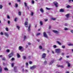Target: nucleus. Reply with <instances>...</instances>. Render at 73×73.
I'll return each instance as SVG.
<instances>
[{
    "label": "nucleus",
    "mask_w": 73,
    "mask_h": 73,
    "mask_svg": "<svg viewBox=\"0 0 73 73\" xmlns=\"http://www.w3.org/2000/svg\"><path fill=\"white\" fill-rule=\"evenodd\" d=\"M66 63H67V64H68V67H70V63H69V62L66 61Z\"/></svg>",
    "instance_id": "nucleus-13"
},
{
    "label": "nucleus",
    "mask_w": 73,
    "mask_h": 73,
    "mask_svg": "<svg viewBox=\"0 0 73 73\" xmlns=\"http://www.w3.org/2000/svg\"><path fill=\"white\" fill-rule=\"evenodd\" d=\"M17 56L18 58H20V55L19 54H17Z\"/></svg>",
    "instance_id": "nucleus-27"
},
{
    "label": "nucleus",
    "mask_w": 73,
    "mask_h": 73,
    "mask_svg": "<svg viewBox=\"0 0 73 73\" xmlns=\"http://www.w3.org/2000/svg\"><path fill=\"white\" fill-rule=\"evenodd\" d=\"M7 19H10V17H9V15H7Z\"/></svg>",
    "instance_id": "nucleus-46"
},
{
    "label": "nucleus",
    "mask_w": 73,
    "mask_h": 73,
    "mask_svg": "<svg viewBox=\"0 0 73 73\" xmlns=\"http://www.w3.org/2000/svg\"><path fill=\"white\" fill-rule=\"evenodd\" d=\"M42 46H39V48L40 49H42Z\"/></svg>",
    "instance_id": "nucleus-37"
},
{
    "label": "nucleus",
    "mask_w": 73,
    "mask_h": 73,
    "mask_svg": "<svg viewBox=\"0 0 73 73\" xmlns=\"http://www.w3.org/2000/svg\"><path fill=\"white\" fill-rule=\"evenodd\" d=\"M31 44V43L29 42L28 43V44H29V45H30Z\"/></svg>",
    "instance_id": "nucleus-56"
},
{
    "label": "nucleus",
    "mask_w": 73,
    "mask_h": 73,
    "mask_svg": "<svg viewBox=\"0 0 73 73\" xmlns=\"http://www.w3.org/2000/svg\"><path fill=\"white\" fill-rule=\"evenodd\" d=\"M70 32L72 33H73V30H72L70 31Z\"/></svg>",
    "instance_id": "nucleus-50"
},
{
    "label": "nucleus",
    "mask_w": 73,
    "mask_h": 73,
    "mask_svg": "<svg viewBox=\"0 0 73 73\" xmlns=\"http://www.w3.org/2000/svg\"><path fill=\"white\" fill-rule=\"evenodd\" d=\"M25 71H26V72H28V70H26Z\"/></svg>",
    "instance_id": "nucleus-64"
},
{
    "label": "nucleus",
    "mask_w": 73,
    "mask_h": 73,
    "mask_svg": "<svg viewBox=\"0 0 73 73\" xmlns=\"http://www.w3.org/2000/svg\"><path fill=\"white\" fill-rule=\"evenodd\" d=\"M54 60H53L51 62H50L49 63V65H52V64L54 62Z\"/></svg>",
    "instance_id": "nucleus-14"
},
{
    "label": "nucleus",
    "mask_w": 73,
    "mask_h": 73,
    "mask_svg": "<svg viewBox=\"0 0 73 73\" xmlns=\"http://www.w3.org/2000/svg\"><path fill=\"white\" fill-rule=\"evenodd\" d=\"M47 64V62H46V61H45L44 62V65H46V64Z\"/></svg>",
    "instance_id": "nucleus-35"
},
{
    "label": "nucleus",
    "mask_w": 73,
    "mask_h": 73,
    "mask_svg": "<svg viewBox=\"0 0 73 73\" xmlns=\"http://www.w3.org/2000/svg\"><path fill=\"white\" fill-rule=\"evenodd\" d=\"M4 35H5V36H6V37H9V35H8V34L7 33H4Z\"/></svg>",
    "instance_id": "nucleus-10"
},
{
    "label": "nucleus",
    "mask_w": 73,
    "mask_h": 73,
    "mask_svg": "<svg viewBox=\"0 0 73 73\" xmlns=\"http://www.w3.org/2000/svg\"><path fill=\"white\" fill-rule=\"evenodd\" d=\"M52 32H53L54 33H56L57 34H58V33H59V32L56 30H53Z\"/></svg>",
    "instance_id": "nucleus-7"
},
{
    "label": "nucleus",
    "mask_w": 73,
    "mask_h": 73,
    "mask_svg": "<svg viewBox=\"0 0 73 73\" xmlns=\"http://www.w3.org/2000/svg\"><path fill=\"white\" fill-rule=\"evenodd\" d=\"M17 28L19 30V29H20V27L18 26H17Z\"/></svg>",
    "instance_id": "nucleus-40"
},
{
    "label": "nucleus",
    "mask_w": 73,
    "mask_h": 73,
    "mask_svg": "<svg viewBox=\"0 0 73 73\" xmlns=\"http://www.w3.org/2000/svg\"><path fill=\"white\" fill-rule=\"evenodd\" d=\"M69 16H70V14H67L65 15V16L66 17L67 19H68L69 17Z\"/></svg>",
    "instance_id": "nucleus-8"
},
{
    "label": "nucleus",
    "mask_w": 73,
    "mask_h": 73,
    "mask_svg": "<svg viewBox=\"0 0 73 73\" xmlns=\"http://www.w3.org/2000/svg\"><path fill=\"white\" fill-rule=\"evenodd\" d=\"M65 73H69V71H67Z\"/></svg>",
    "instance_id": "nucleus-61"
},
{
    "label": "nucleus",
    "mask_w": 73,
    "mask_h": 73,
    "mask_svg": "<svg viewBox=\"0 0 73 73\" xmlns=\"http://www.w3.org/2000/svg\"><path fill=\"white\" fill-rule=\"evenodd\" d=\"M65 26H67L68 25V24H65L64 25Z\"/></svg>",
    "instance_id": "nucleus-58"
},
{
    "label": "nucleus",
    "mask_w": 73,
    "mask_h": 73,
    "mask_svg": "<svg viewBox=\"0 0 73 73\" xmlns=\"http://www.w3.org/2000/svg\"><path fill=\"white\" fill-rule=\"evenodd\" d=\"M29 64H32V62L31 61H30L29 62Z\"/></svg>",
    "instance_id": "nucleus-42"
},
{
    "label": "nucleus",
    "mask_w": 73,
    "mask_h": 73,
    "mask_svg": "<svg viewBox=\"0 0 73 73\" xmlns=\"http://www.w3.org/2000/svg\"><path fill=\"white\" fill-rule=\"evenodd\" d=\"M24 5H25V7H27V3L25 2L24 3Z\"/></svg>",
    "instance_id": "nucleus-39"
},
{
    "label": "nucleus",
    "mask_w": 73,
    "mask_h": 73,
    "mask_svg": "<svg viewBox=\"0 0 73 73\" xmlns=\"http://www.w3.org/2000/svg\"><path fill=\"white\" fill-rule=\"evenodd\" d=\"M14 68V71L15 72H17V69H16V67H15Z\"/></svg>",
    "instance_id": "nucleus-19"
},
{
    "label": "nucleus",
    "mask_w": 73,
    "mask_h": 73,
    "mask_svg": "<svg viewBox=\"0 0 73 73\" xmlns=\"http://www.w3.org/2000/svg\"><path fill=\"white\" fill-rule=\"evenodd\" d=\"M62 57L60 58L58 60L61 61V60H62Z\"/></svg>",
    "instance_id": "nucleus-41"
},
{
    "label": "nucleus",
    "mask_w": 73,
    "mask_h": 73,
    "mask_svg": "<svg viewBox=\"0 0 73 73\" xmlns=\"http://www.w3.org/2000/svg\"><path fill=\"white\" fill-rule=\"evenodd\" d=\"M68 46H73V44H68Z\"/></svg>",
    "instance_id": "nucleus-29"
},
{
    "label": "nucleus",
    "mask_w": 73,
    "mask_h": 73,
    "mask_svg": "<svg viewBox=\"0 0 73 73\" xmlns=\"http://www.w3.org/2000/svg\"><path fill=\"white\" fill-rule=\"evenodd\" d=\"M58 67H61V68H64V66H63L58 65Z\"/></svg>",
    "instance_id": "nucleus-24"
},
{
    "label": "nucleus",
    "mask_w": 73,
    "mask_h": 73,
    "mask_svg": "<svg viewBox=\"0 0 73 73\" xmlns=\"http://www.w3.org/2000/svg\"><path fill=\"white\" fill-rule=\"evenodd\" d=\"M1 71H2V68H1V66H0V73L1 72Z\"/></svg>",
    "instance_id": "nucleus-31"
},
{
    "label": "nucleus",
    "mask_w": 73,
    "mask_h": 73,
    "mask_svg": "<svg viewBox=\"0 0 73 73\" xmlns=\"http://www.w3.org/2000/svg\"><path fill=\"white\" fill-rule=\"evenodd\" d=\"M8 24H10V21H8Z\"/></svg>",
    "instance_id": "nucleus-60"
},
{
    "label": "nucleus",
    "mask_w": 73,
    "mask_h": 73,
    "mask_svg": "<svg viewBox=\"0 0 73 73\" xmlns=\"http://www.w3.org/2000/svg\"><path fill=\"white\" fill-rule=\"evenodd\" d=\"M17 1L18 3H20V2H21V0H17Z\"/></svg>",
    "instance_id": "nucleus-47"
},
{
    "label": "nucleus",
    "mask_w": 73,
    "mask_h": 73,
    "mask_svg": "<svg viewBox=\"0 0 73 73\" xmlns=\"http://www.w3.org/2000/svg\"><path fill=\"white\" fill-rule=\"evenodd\" d=\"M28 23L27 21H26L25 23V26L26 28L28 27Z\"/></svg>",
    "instance_id": "nucleus-5"
},
{
    "label": "nucleus",
    "mask_w": 73,
    "mask_h": 73,
    "mask_svg": "<svg viewBox=\"0 0 73 73\" xmlns=\"http://www.w3.org/2000/svg\"><path fill=\"white\" fill-rule=\"evenodd\" d=\"M3 4L0 5V9H2V8L3 7Z\"/></svg>",
    "instance_id": "nucleus-16"
},
{
    "label": "nucleus",
    "mask_w": 73,
    "mask_h": 73,
    "mask_svg": "<svg viewBox=\"0 0 73 73\" xmlns=\"http://www.w3.org/2000/svg\"><path fill=\"white\" fill-rule=\"evenodd\" d=\"M14 65V63H13L11 64V66L12 67H13Z\"/></svg>",
    "instance_id": "nucleus-48"
},
{
    "label": "nucleus",
    "mask_w": 73,
    "mask_h": 73,
    "mask_svg": "<svg viewBox=\"0 0 73 73\" xmlns=\"http://www.w3.org/2000/svg\"><path fill=\"white\" fill-rule=\"evenodd\" d=\"M56 42H57V43H58V44L59 45H61V43H60V42H59L58 41H56Z\"/></svg>",
    "instance_id": "nucleus-21"
},
{
    "label": "nucleus",
    "mask_w": 73,
    "mask_h": 73,
    "mask_svg": "<svg viewBox=\"0 0 73 73\" xmlns=\"http://www.w3.org/2000/svg\"><path fill=\"white\" fill-rule=\"evenodd\" d=\"M54 4L56 7H58V5H58V3H57V2H54Z\"/></svg>",
    "instance_id": "nucleus-9"
},
{
    "label": "nucleus",
    "mask_w": 73,
    "mask_h": 73,
    "mask_svg": "<svg viewBox=\"0 0 73 73\" xmlns=\"http://www.w3.org/2000/svg\"><path fill=\"white\" fill-rule=\"evenodd\" d=\"M64 29L65 31H68L69 30V29L66 28H64Z\"/></svg>",
    "instance_id": "nucleus-30"
},
{
    "label": "nucleus",
    "mask_w": 73,
    "mask_h": 73,
    "mask_svg": "<svg viewBox=\"0 0 73 73\" xmlns=\"http://www.w3.org/2000/svg\"><path fill=\"white\" fill-rule=\"evenodd\" d=\"M26 66H28V62L26 63Z\"/></svg>",
    "instance_id": "nucleus-54"
},
{
    "label": "nucleus",
    "mask_w": 73,
    "mask_h": 73,
    "mask_svg": "<svg viewBox=\"0 0 73 73\" xmlns=\"http://www.w3.org/2000/svg\"><path fill=\"white\" fill-rule=\"evenodd\" d=\"M43 36L45 37V38H47L48 37V36L47 35V34H46V32H44L43 33Z\"/></svg>",
    "instance_id": "nucleus-3"
},
{
    "label": "nucleus",
    "mask_w": 73,
    "mask_h": 73,
    "mask_svg": "<svg viewBox=\"0 0 73 73\" xmlns=\"http://www.w3.org/2000/svg\"><path fill=\"white\" fill-rule=\"evenodd\" d=\"M22 49V47L21 46H19V50H21Z\"/></svg>",
    "instance_id": "nucleus-18"
},
{
    "label": "nucleus",
    "mask_w": 73,
    "mask_h": 73,
    "mask_svg": "<svg viewBox=\"0 0 73 73\" xmlns=\"http://www.w3.org/2000/svg\"><path fill=\"white\" fill-rule=\"evenodd\" d=\"M40 11L42 12V13L44 12V10H43V9L42 8H41L40 9Z\"/></svg>",
    "instance_id": "nucleus-20"
},
{
    "label": "nucleus",
    "mask_w": 73,
    "mask_h": 73,
    "mask_svg": "<svg viewBox=\"0 0 73 73\" xmlns=\"http://www.w3.org/2000/svg\"><path fill=\"white\" fill-rule=\"evenodd\" d=\"M55 51L56 53H60L61 52V49L60 48H57L55 49Z\"/></svg>",
    "instance_id": "nucleus-2"
},
{
    "label": "nucleus",
    "mask_w": 73,
    "mask_h": 73,
    "mask_svg": "<svg viewBox=\"0 0 73 73\" xmlns=\"http://www.w3.org/2000/svg\"><path fill=\"white\" fill-rule=\"evenodd\" d=\"M19 16H20V15H21V12L20 11L19 12Z\"/></svg>",
    "instance_id": "nucleus-44"
},
{
    "label": "nucleus",
    "mask_w": 73,
    "mask_h": 73,
    "mask_svg": "<svg viewBox=\"0 0 73 73\" xmlns=\"http://www.w3.org/2000/svg\"><path fill=\"white\" fill-rule=\"evenodd\" d=\"M62 56H64V53H62Z\"/></svg>",
    "instance_id": "nucleus-59"
},
{
    "label": "nucleus",
    "mask_w": 73,
    "mask_h": 73,
    "mask_svg": "<svg viewBox=\"0 0 73 73\" xmlns=\"http://www.w3.org/2000/svg\"><path fill=\"white\" fill-rule=\"evenodd\" d=\"M59 11L60 12H64V10L63 9H60Z\"/></svg>",
    "instance_id": "nucleus-12"
},
{
    "label": "nucleus",
    "mask_w": 73,
    "mask_h": 73,
    "mask_svg": "<svg viewBox=\"0 0 73 73\" xmlns=\"http://www.w3.org/2000/svg\"><path fill=\"white\" fill-rule=\"evenodd\" d=\"M1 35H3V32H1Z\"/></svg>",
    "instance_id": "nucleus-55"
},
{
    "label": "nucleus",
    "mask_w": 73,
    "mask_h": 73,
    "mask_svg": "<svg viewBox=\"0 0 73 73\" xmlns=\"http://www.w3.org/2000/svg\"><path fill=\"white\" fill-rule=\"evenodd\" d=\"M46 54L45 53H43L42 55V58H45V57H46Z\"/></svg>",
    "instance_id": "nucleus-4"
},
{
    "label": "nucleus",
    "mask_w": 73,
    "mask_h": 73,
    "mask_svg": "<svg viewBox=\"0 0 73 73\" xmlns=\"http://www.w3.org/2000/svg\"><path fill=\"white\" fill-rule=\"evenodd\" d=\"M46 9H47V10H50V8H48L47 7H46Z\"/></svg>",
    "instance_id": "nucleus-34"
},
{
    "label": "nucleus",
    "mask_w": 73,
    "mask_h": 73,
    "mask_svg": "<svg viewBox=\"0 0 73 73\" xmlns=\"http://www.w3.org/2000/svg\"><path fill=\"white\" fill-rule=\"evenodd\" d=\"M42 51H44V50H45V49L43 48L42 49Z\"/></svg>",
    "instance_id": "nucleus-63"
},
{
    "label": "nucleus",
    "mask_w": 73,
    "mask_h": 73,
    "mask_svg": "<svg viewBox=\"0 0 73 73\" xmlns=\"http://www.w3.org/2000/svg\"><path fill=\"white\" fill-rule=\"evenodd\" d=\"M36 68V66H31L30 67V69H34L35 68Z\"/></svg>",
    "instance_id": "nucleus-6"
},
{
    "label": "nucleus",
    "mask_w": 73,
    "mask_h": 73,
    "mask_svg": "<svg viewBox=\"0 0 73 73\" xmlns=\"http://www.w3.org/2000/svg\"><path fill=\"white\" fill-rule=\"evenodd\" d=\"M17 18H15V21H17Z\"/></svg>",
    "instance_id": "nucleus-51"
},
{
    "label": "nucleus",
    "mask_w": 73,
    "mask_h": 73,
    "mask_svg": "<svg viewBox=\"0 0 73 73\" xmlns=\"http://www.w3.org/2000/svg\"><path fill=\"white\" fill-rule=\"evenodd\" d=\"M66 57L67 58H69V56H66Z\"/></svg>",
    "instance_id": "nucleus-62"
},
{
    "label": "nucleus",
    "mask_w": 73,
    "mask_h": 73,
    "mask_svg": "<svg viewBox=\"0 0 73 73\" xmlns=\"http://www.w3.org/2000/svg\"><path fill=\"white\" fill-rule=\"evenodd\" d=\"M13 56V53H11L10 54H9L8 55V56L9 57V58H11L12 56Z\"/></svg>",
    "instance_id": "nucleus-1"
},
{
    "label": "nucleus",
    "mask_w": 73,
    "mask_h": 73,
    "mask_svg": "<svg viewBox=\"0 0 73 73\" xmlns=\"http://www.w3.org/2000/svg\"><path fill=\"white\" fill-rule=\"evenodd\" d=\"M15 60V59L14 58H12L11 60V61H14Z\"/></svg>",
    "instance_id": "nucleus-26"
},
{
    "label": "nucleus",
    "mask_w": 73,
    "mask_h": 73,
    "mask_svg": "<svg viewBox=\"0 0 73 73\" xmlns=\"http://www.w3.org/2000/svg\"><path fill=\"white\" fill-rule=\"evenodd\" d=\"M26 38H27V36H24V40H25V39H26Z\"/></svg>",
    "instance_id": "nucleus-33"
},
{
    "label": "nucleus",
    "mask_w": 73,
    "mask_h": 73,
    "mask_svg": "<svg viewBox=\"0 0 73 73\" xmlns=\"http://www.w3.org/2000/svg\"><path fill=\"white\" fill-rule=\"evenodd\" d=\"M5 29L6 31H8V29L6 27Z\"/></svg>",
    "instance_id": "nucleus-45"
},
{
    "label": "nucleus",
    "mask_w": 73,
    "mask_h": 73,
    "mask_svg": "<svg viewBox=\"0 0 73 73\" xmlns=\"http://www.w3.org/2000/svg\"><path fill=\"white\" fill-rule=\"evenodd\" d=\"M33 12H32L31 13V15L33 16Z\"/></svg>",
    "instance_id": "nucleus-49"
},
{
    "label": "nucleus",
    "mask_w": 73,
    "mask_h": 73,
    "mask_svg": "<svg viewBox=\"0 0 73 73\" xmlns=\"http://www.w3.org/2000/svg\"><path fill=\"white\" fill-rule=\"evenodd\" d=\"M48 21V19H45V21L46 22V21Z\"/></svg>",
    "instance_id": "nucleus-57"
},
{
    "label": "nucleus",
    "mask_w": 73,
    "mask_h": 73,
    "mask_svg": "<svg viewBox=\"0 0 73 73\" xmlns=\"http://www.w3.org/2000/svg\"><path fill=\"white\" fill-rule=\"evenodd\" d=\"M4 70H6L7 71H8V68H4Z\"/></svg>",
    "instance_id": "nucleus-25"
},
{
    "label": "nucleus",
    "mask_w": 73,
    "mask_h": 73,
    "mask_svg": "<svg viewBox=\"0 0 73 73\" xmlns=\"http://www.w3.org/2000/svg\"><path fill=\"white\" fill-rule=\"evenodd\" d=\"M10 51V50L9 49H7L6 50L7 52H8V53H9V52Z\"/></svg>",
    "instance_id": "nucleus-36"
},
{
    "label": "nucleus",
    "mask_w": 73,
    "mask_h": 73,
    "mask_svg": "<svg viewBox=\"0 0 73 73\" xmlns=\"http://www.w3.org/2000/svg\"><path fill=\"white\" fill-rule=\"evenodd\" d=\"M2 60H3V61H5V58H4L2 59Z\"/></svg>",
    "instance_id": "nucleus-52"
},
{
    "label": "nucleus",
    "mask_w": 73,
    "mask_h": 73,
    "mask_svg": "<svg viewBox=\"0 0 73 73\" xmlns=\"http://www.w3.org/2000/svg\"><path fill=\"white\" fill-rule=\"evenodd\" d=\"M23 58L24 60H25V59H27V57L25 56H23Z\"/></svg>",
    "instance_id": "nucleus-17"
},
{
    "label": "nucleus",
    "mask_w": 73,
    "mask_h": 73,
    "mask_svg": "<svg viewBox=\"0 0 73 73\" xmlns=\"http://www.w3.org/2000/svg\"><path fill=\"white\" fill-rule=\"evenodd\" d=\"M40 35H41V33H39L36 34V36H39Z\"/></svg>",
    "instance_id": "nucleus-22"
},
{
    "label": "nucleus",
    "mask_w": 73,
    "mask_h": 73,
    "mask_svg": "<svg viewBox=\"0 0 73 73\" xmlns=\"http://www.w3.org/2000/svg\"><path fill=\"white\" fill-rule=\"evenodd\" d=\"M32 3L33 4H34V3H35V1H32Z\"/></svg>",
    "instance_id": "nucleus-53"
},
{
    "label": "nucleus",
    "mask_w": 73,
    "mask_h": 73,
    "mask_svg": "<svg viewBox=\"0 0 73 73\" xmlns=\"http://www.w3.org/2000/svg\"><path fill=\"white\" fill-rule=\"evenodd\" d=\"M53 47L54 48H57V46L56 45H54L53 46Z\"/></svg>",
    "instance_id": "nucleus-32"
},
{
    "label": "nucleus",
    "mask_w": 73,
    "mask_h": 73,
    "mask_svg": "<svg viewBox=\"0 0 73 73\" xmlns=\"http://www.w3.org/2000/svg\"><path fill=\"white\" fill-rule=\"evenodd\" d=\"M40 25H42V21H40Z\"/></svg>",
    "instance_id": "nucleus-28"
},
{
    "label": "nucleus",
    "mask_w": 73,
    "mask_h": 73,
    "mask_svg": "<svg viewBox=\"0 0 73 73\" xmlns=\"http://www.w3.org/2000/svg\"><path fill=\"white\" fill-rule=\"evenodd\" d=\"M31 28V24H29V26L28 27V29H27V30L29 31H31V29H30V28Z\"/></svg>",
    "instance_id": "nucleus-11"
},
{
    "label": "nucleus",
    "mask_w": 73,
    "mask_h": 73,
    "mask_svg": "<svg viewBox=\"0 0 73 73\" xmlns=\"http://www.w3.org/2000/svg\"><path fill=\"white\" fill-rule=\"evenodd\" d=\"M62 48H65V46L62 45Z\"/></svg>",
    "instance_id": "nucleus-43"
},
{
    "label": "nucleus",
    "mask_w": 73,
    "mask_h": 73,
    "mask_svg": "<svg viewBox=\"0 0 73 73\" xmlns=\"http://www.w3.org/2000/svg\"><path fill=\"white\" fill-rule=\"evenodd\" d=\"M15 5L16 8H17V7H18V5H17V3H16Z\"/></svg>",
    "instance_id": "nucleus-38"
},
{
    "label": "nucleus",
    "mask_w": 73,
    "mask_h": 73,
    "mask_svg": "<svg viewBox=\"0 0 73 73\" xmlns=\"http://www.w3.org/2000/svg\"><path fill=\"white\" fill-rule=\"evenodd\" d=\"M51 19L52 20H56V19L54 18H51Z\"/></svg>",
    "instance_id": "nucleus-23"
},
{
    "label": "nucleus",
    "mask_w": 73,
    "mask_h": 73,
    "mask_svg": "<svg viewBox=\"0 0 73 73\" xmlns=\"http://www.w3.org/2000/svg\"><path fill=\"white\" fill-rule=\"evenodd\" d=\"M66 8H72V6L69 5H68L66 6Z\"/></svg>",
    "instance_id": "nucleus-15"
}]
</instances>
